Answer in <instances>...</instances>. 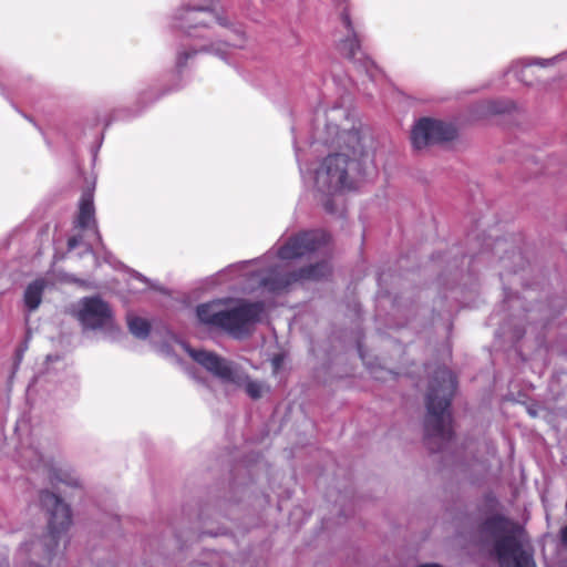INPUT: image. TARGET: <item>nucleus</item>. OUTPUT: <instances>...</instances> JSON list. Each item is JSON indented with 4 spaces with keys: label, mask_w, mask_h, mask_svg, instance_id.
Instances as JSON below:
<instances>
[{
    "label": "nucleus",
    "mask_w": 567,
    "mask_h": 567,
    "mask_svg": "<svg viewBox=\"0 0 567 567\" xmlns=\"http://www.w3.org/2000/svg\"><path fill=\"white\" fill-rule=\"evenodd\" d=\"M197 51H183L178 53L176 65L178 69H183L186 66L188 59L193 58Z\"/></svg>",
    "instance_id": "19"
},
{
    "label": "nucleus",
    "mask_w": 567,
    "mask_h": 567,
    "mask_svg": "<svg viewBox=\"0 0 567 567\" xmlns=\"http://www.w3.org/2000/svg\"><path fill=\"white\" fill-rule=\"evenodd\" d=\"M54 482L64 483L70 486L79 487L80 483L79 480L73 477L70 473L63 471V470H54L51 475V483L54 484Z\"/></svg>",
    "instance_id": "18"
},
{
    "label": "nucleus",
    "mask_w": 567,
    "mask_h": 567,
    "mask_svg": "<svg viewBox=\"0 0 567 567\" xmlns=\"http://www.w3.org/2000/svg\"><path fill=\"white\" fill-rule=\"evenodd\" d=\"M179 21L178 27L188 34H192V31L199 27L208 28L213 23H217L225 28L231 25L225 16L215 10L213 4L208 7L188 8L181 14Z\"/></svg>",
    "instance_id": "11"
},
{
    "label": "nucleus",
    "mask_w": 567,
    "mask_h": 567,
    "mask_svg": "<svg viewBox=\"0 0 567 567\" xmlns=\"http://www.w3.org/2000/svg\"><path fill=\"white\" fill-rule=\"evenodd\" d=\"M81 323L92 330L109 327L113 322V312L107 302L100 297H85L78 312Z\"/></svg>",
    "instance_id": "10"
},
{
    "label": "nucleus",
    "mask_w": 567,
    "mask_h": 567,
    "mask_svg": "<svg viewBox=\"0 0 567 567\" xmlns=\"http://www.w3.org/2000/svg\"><path fill=\"white\" fill-rule=\"evenodd\" d=\"M236 34L239 37V42L244 40V33L240 30H235Z\"/></svg>",
    "instance_id": "27"
},
{
    "label": "nucleus",
    "mask_w": 567,
    "mask_h": 567,
    "mask_svg": "<svg viewBox=\"0 0 567 567\" xmlns=\"http://www.w3.org/2000/svg\"><path fill=\"white\" fill-rule=\"evenodd\" d=\"M284 362V357L281 354H277L272 358L271 363L275 371H278Z\"/></svg>",
    "instance_id": "22"
},
{
    "label": "nucleus",
    "mask_w": 567,
    "mask_h": 567,
    "mask_svg": "<svg viewBox=\"0 0 567 567\" xmlns=\"http://www.w3.org/2000/svg\"><path fill=\"white\" fill-rule=\"evenodd\" d=\"M189 354L208 372L224 381H229L236 384H241V381H245V391L252 400H258L262 396L264 384L259 381L251 380L248 375H245V378L241 379L235 373L231 363L224 358L205 350H190Z\"/></svg>",
    "instance_id": "5"
},
{
    "label": "nucleus",
    "mask_w": 567,
    "mask_h": 567,
    "mask_svg": "<svg viewBox=\"0 0 567 567\" xmlns=\"http://www.w3.org/2000/svg\"><path fill=\"white\" fill-rule=\"evenodd\" d=\"M82 241V236L81 235H74V236H71L69 239H68V250H73L75 249Z\"/></svg>",
    "instance_id": "21"
},
{
    "label": "nucleus",
    "mask_w": 567,
    "mask_h": 567,
    "mask_svg": "<svg viewBox=\"0 0 567 567\" xmlns=\"http://www.w3.org/2000/svg\"><path fill=\"white\" fill-rule=\"evenodd\" d=\"M223 305L224 300L220 299L198 305L196 308V315L199 322L205 326L219 329Z\"/></svg>",
    "instance_id": "13"
},
{
    "label": "nucleus",
    "mask_w": 567,
    "mask_h": 567,
    "mask_svg": "<svg viewBox=\"0 0 567 567\" xmlns=\"http://www.w3.org/2000/svg\"><path fill=\"white\" fill-rule=\"evenodd\" d=\"M486 525L494 534L493 549L501 567H536L533 549L517 524L495 516L487 519Z\"/></svg>",
    "instance_id": "2"
},
{
    "label": "nucleus",
    "mask_w": 567,
    "mask_h": 567,
    "mask_svg": "<svg viewBox=\"0 0 567 567\" xmlns=\"http://www.w3.org/2000/svg\"><path fill=\"white\" fill-rule=\"evenodd\" d=\"M74 227L83 230L96 228L93 196L90 193H84L81 197Z\"/></svg>",
    "instance_id": "14"
},
{
    "label": "nucleus",
    "mask_w": 567,
    "mask_h": 567,
    "mask_svg": "<svg viewBox=\"0 0 567 567\" xmlns=\"http://www.w3.org/2000/svg\"><path fill=\"white\" fill-rule=\"evenodd\" d=\"M127 326H128L130 332L140 339L147 338L151 332L150 322L146 319L141 318V317H135V316L128 317Z\"/></svg>",
    "instance_id": "17"
},
{
    "label": "nucleus",
    "mask_w": 567,
    "mask_h": 567,
    "mask_svg": "<svg viewBox=\"0 0 567 567\" xmlns=\"http://www.w3.org/2000/svg\"><path fill=\"white\" fill-rule=\"evenodd\" d=\"M360 162L342 153L328 155L316 174V186L320 193L337 195L344 189H352L353 184L348 174L359 169Z\"/></svg>",
    "instance_id": "4"
},
{
    "label": "nucleus",
    "mask_w": 567,
    "mask_h": 567,
    "mask_svg": "<svg viewBox=\"0 0 567 567\" xmlns=\"http://www.w3.org/2000/svg\"><path fill=\"white\" fill-rule=\"evenodd\" d=\"M48 285V280L43 277H40L27 286L23 293V302L30 312L37 310L41 305L42 296Z\"/></svg>",
    "instance_id": "15"
},
{
    "label": "nucleus",
    "mask_w": 567,
    "mask_h": 567,
    "mask_svg": "<svg viewBox=\"0 0 567 567\" xmlns=\"http://www.w3.org/2000/svg\"><path fill=\"white\" fill-rule=\"evenodd\" d=\"M298 281L320 280L331 274V267L328 261H320L296 270Z\"/></svg>",
    "instance_id": "16"
},
{
    "label": "nucleus",
    "mask_w": 567,
    "mask_h": 567,
    "mask_svg": "<svg viewBox=\"0 0 567 567\" xmlns=\"http://www.w3.org/2000/svg\"><path fill=\"white\" fill-rule=\"evenodd\" d=\"M340 19L347 30V35L338 43L340 54L372 76L375 64L363 51L361 35L354 28L348 7H344L341 11Z\"/></svg>",
    "instance_id": "6"
},
{
    "label": "nucleus",
    "mask_w": 567,
    "mask_h": 567,
    "mask_svg": "<svg viewBox=\"0 0 567 567\" xmlns=\"http://www.w3.org/2000/svg\"><path fill=\"white\" fill-rule=\"evenodd\" d=\"M328 235L321 230L301 231L291 236L278 250L281 259H296L312 254L324 246Z\"/></svg>",
    "instance_id": "9"
},
{
    "label": "nucleus",
    "mask_w": 567,
    "mask_h": 567,
    "mask_svg": "<svg viewBox=\"0 0 567 567\" xmlns=\"http://www.w3.org/2000/svg\"><path fill=\"white\" fill-rule=\"evenodd\" d=\"M457 388L455 374L445 367L434 371L425 398L424 442L432 452H440L453 437L450 406Z\"/></svg>",
    "instance_id": "1"
},
{
    "label": "nucleus",
    "mask_w": 567,
    "mask_h": 567,
    "mask_svg": "<svg viewBox=\"0 0 567 567\" xmlns=\"http://www.w3.org/2000/svg\"><path fill=\"white\" fill-rule=\"evenodd\" d=\"M321 194L324 195V198L322 199V205H323L326 212H328L330 214L336 213V206L331 198L332 195H328L327 193H321Z\"/></svg>",
    "instance_id": "20"
},
{
    "label": "nucleus",
    "mask_w": 567,
    "mask_h": 567,
    "mask_svg": "<svg viewBox=\"0 0 567 567\" xmlns=\"http://www.w3.org/2000/svg\"><path fill=\"white\" fill-rule=\"evenodd\" d=\"M264 309L261 301L240 300L236 307L223 309L219 329L234 337H240L247 332L250 324L259 320Z\"/></svg>",
    "instance_id": "7"
},
{
    "label": "nucleus",
    "mask_w": 567,
    "mask_h": 567,
    "mask_svg": "<svg viewBox=\"0 0 567 567\" xmlns=\"http://www.w3.org/2000/svg\"><path fill=\"white\" fill-rule=\"evenodd\" d=\"M457 136L456 127L440 120L423 117L416 122L411 133V141L415 148L421 150L427 145L451 142Z\"/></svg>",
    "instance_id": "8"
},
{
    "label": "nucleus",
    "mask_w": 567,
    "mask_h": 567,
    "mask_svg": "<svg viewBox=\"0 0 567 567\" xmlns=\"http://www.w3.org/2000/svg\"><path fill=\"white\" fill-rule=\"evenodd\" d=\"M561 543L567 547V525L560 530Z\"/></svg>",
    "instance_id": "24"
},
{
    "label": "nucleus",
    "mask_w": 567,
    "mask_h": 567,
    "mask_svg": "<svg viewBox=\"0 0 567 567\" xmlns=\"http://www.w3.org/2000/svg\"><path fill=\"white\" fill-rule=\"evenodd\" d=\"M420 567H441V566L437 564H425V565H421Z\"/></svg>",
    "instance_id": "28"
},
{
    "label": "nucleus",
    "mask_w": 567,
    "mask_h": 567,
    "mask_svg": "<svg viewBox=\"0 0 567 567\" xmlns=\"http://www.w3.org/2000/svg\"><path fill=\"white\" fill-rule=\"evenodd\" d=\"M229 45H233V47H236V45H240V43H237V42H227Z\"/></svg>",
    "instance_id": "29"
},
{
    "label": "nucleus",
    "mask_w": 567,
    "mask_h": 567,
    "mask_svg": "<svg viewBox=\"0 0 567 567\" xmlns=\"http://www.w3.org/2000/svg\"><path fill=\"white\" fill-rule=\"evenodd\" d=\"M40 503L49 516L43 545L48 557H51L58 550L60 543L66 542V532L72 524L71 508L59 495L49 491L40 493Z\"/></svg>",
    "instance_id": "3"
},
{
    "label": "nucleus",
    "mask_w": 567,
    "mask_h": 567,
    "mask_svg": "<svg viewBox=\"0 0 567 567\" xmlns=\"http://www.w3.org/2000/svg\"><path fill=\"white\" fill-rule=\"evenodd\" d=\"M68 281L70 282H74L81 287H85L87 288L89 287V284L85 281V280H82V279H79V278H75L73 276L69 277Z\"/></svg>",
    "instance_id": "23"
},
{
    "label": "nucleus",
    "mask_w": 567,
    "mask_h": 567,
    "mask_svg": "<svg viewBox=\"0 0 567 567\" xmlns=\"http://www.w3.org/2000/svg\"><path fill=\"white\" fill-rule=\"evenodd\" d=\"M296 282H299L296 270L287 272L274 270L261 280L262 287L272 293L286 291L292 284Z\"/></svg>",
    "instance_id": "12"
},
{
    "label": "nucleus",
    "mask_w": 567,
    "mask_h": 567,
    "mask_svg": "<svg viewBox=\"0 0 567 567\" xmlns=\"http://www.w3.org/2000/svg\"><path fill=\"white\" fill-rule=\"evenodd\" d=\"M337 2H347V0H336Z\"/></svg>",
    "instance_id": "30"
},
{
    "label": "nucleus",
    "mask_w": 567,
    "mask_h": 567,
    "mask_svg": "<svg viewBox=\"0 0 567 567\" xmlns=\"http://www.w3.org/2000/svg\"><path fill=\"white\" fill-rule=\"evenodd\" d=\"M27 349V344L24 347H21L17 350V360L18 363L21 361L24 350Z\"/></svg>",
    "instance_id": "25"
},
{
    "label": "nucleus",
    "mask_w": 567,
    "mask_h": 567,
    "mask_svg": "<svg viewBox=\"0 0 567 567\" xmlns=\"http://www.w3.org/2000/svg\"><path fill=\"white\" fill-rule=\"evenodd\" d=\"M488 111H491V112H493V113H501V112H503L504 110H503V109H498V107H496L495 103H489Z\"/></svg>",
    "instance_id": "26"
}]
</instances>
